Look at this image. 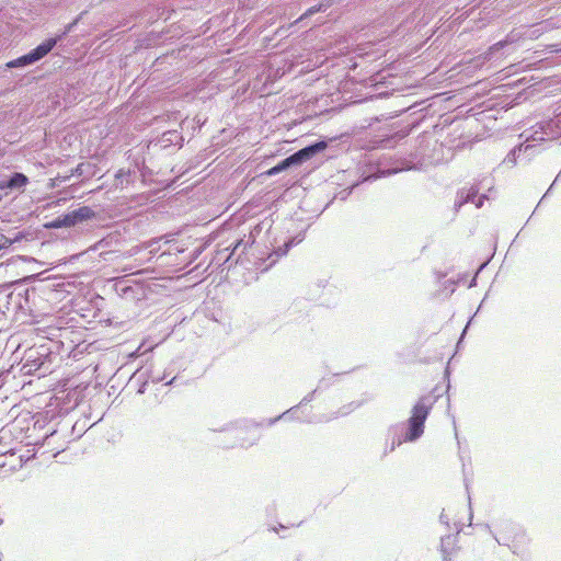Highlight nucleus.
<instances>
[{
  "label": "nucleus",
  "mask_w": 561,
  "mask_h": 561,
  "mask_svg": "<svg viewBox=\"0 0 561 561\" xmlns=\"http://www.w3.org/2000/svg\"><path fill=\"white\" fill-rule=\"evenodd\" d=\"M61 179H62V176H57L55 180H53L50 186L54 187L56 185V181L64 182Z\"/></svg>",
  "instance_id": "obj_13"
},
{
  "label": "nucleus",
  "mask_w": 561,
  "mask_h": 561,
  "mask_svg": "<svg viewBox=\"0 0 561 561\" xmlns=\"http://www.w3.org/2000/svg\"><path fill=\"white\" fill-rule=\"evenodd\" d=\"M28 184V179L23 173H14L9 180L0 182V190L22 188Z\"/></svg>",
  "instance_id": "obj_4"
},
{
  "label": "nucleus",
  "mask_w": 561,
  "mask_h": 561,
  "mask_svg": "<svg viewBox=\"0 0 561 561\" xmlns=\"http://www.w3.org/2000/svg\"><path fill=\"white\" fill-rule=\"evenodd\" d=\"M241 243V241H238L233 248V251L239 247V244Z\"/></svg>",
  "instance_id": "obj_14"
},
{
  "label": "nucleus",
  "mask_w": 561,
  "mask_h": 561,
  "mask_svg": "<svg viewBox=\"0 0 561 561\" xmlns=\"http://www.w3.org/2000/svg\"><path fill=\"white\" fill-rule=\"evenodd\" d=\"M433 408V402L428 397H422L413 405L411 415L408 420V432L404 439L413 442L424 433V423Z\"/></svg>",
  "instance_id": "obj_1"
},
{
  "label": "nucleus",
  "mask_w": 561,
  "mask_h": 561,
  "mask_svg": "<svg viewBox=\"0 0 561 561\" xmlns=\"http://www.w3.org/2000/svg\"><path fill=\"white\" fill-rule=\"evenodd\" d=\"M73 226H76V225H75V221L72 219V215L70 211L62 216L57 217L51 222L46 225V227H48V228H56V229L62 228V227L70 228Z\"/></svg>",
  "instance_id": "obj_6"
},
{
  "label": "nucleus",
  "mask_w": 561,
  "mask_h": 561,
  "mask_svg": "<svg viewBox=\"0 0 561 561\" xmlns=\"http://www.w3.org/2000/svg\"><path fill=\"white\" fill-rule=\"evenodd\" d=\"M2 524V519L0 518V525Z\"/></svg>",
  "instance_id": "obj_15"
},
{
  "label": "nucleus",
  "mask_w": 561,
  "mask_h": 561,
  "mask_svg": "<svg viewBox=\"0 0 561 561\" xmlns=\"http://www.w3.org/2000/svg\"><path fill=\"white\" fill-rule=\"evenodd\" d=\"M56 45V41L50 38L43 44L38 45L35 49L30 51L28 54L21 56L16 59H13L7 64L8 68H16V67H23L30 64H33L39 59H42L44 56H46Z\"/></svg>",
  "instance_id": "obj_3"
},
{
  "label": "nucleus",
  "mask_w": 561,
  "mask_h": 561,
  "mask_svg": "<svg viewBox=\"0 0 561 561\" xmlns=\"http://www.w3.org/2000/svg\"><path fill=\"white\" fill-rule=\"evenodd\" d=\"M82 173H83V163H80V164H78V165H77V168H75V169L71 171V173H70L69 175H65V176H62V179H61V180H62V181H67V180H69L72 175H78V176H80V175H82Z\"/></svg>",
  "instance_id": "obj_8"
},
{
  "label": "nucleus",
  "mask_w": 561,
  "mask_h": 561,
  "mask_svg": "<svg viewBox=\"0 0 561 561\" xmlns=\"http://www.w3.org/2000/svg\"><path fill=\"white\" fill-rule=\"evenodd\" d=\"M70 213L72 215L75 225L91 220L96 217V213L89 206H81L78 209H75Z\"/></svg>",
  "instance_id": "obj_5"
},
{
  "label": "nucleus",
  "mask_w": 561,
  "mask_h": 561,
  "mask_svg": "<svg viewBox=\"0 0 561 561\" xmlns=\"http://www.w3.org/2000/svg\"><path fill=\"white\" fill-rule=\"evenodd\" d=\"M322 7H323L322 4H319V5H314L310 9H308L307 12L299 20H301L305 16L311 15L316 12L322 11Z\"/></svg>",
  "instance_id": "obj_10"
},
{
  "label": "nucleus",
  "mask_w": 561,
  "mask_h": 561,
  "mask_svg": "<svg viewBox=\"0 0 561 561\" xmlns=\"http://www.w3.org/2000/svg\"><path fill=\"white\" fill-rule=\"evenodd\" d=\"M508 43H511L510 41L505 39V41H500L497 43H495L494 45H492L489 50L490 53H493L495 50H499V49H502L503 47H505Z\"/></svg>",
  "instance_id": "obj_9"
},
{
  "label": "nucleus",
  "mask_w": 561,
  "mask_h": 561,
  "mask_svg": "<svg viewBox=\"0 0 561 561\" xmlns=\"http://www.w3.org/2000/svg\"><path fill=\"white\" fill-rule=\"evenodd\" d=\"M327 148L325 141H319L314 145L308 146L306 148L300 149L299 151L295 152L290 157L284 159L282 162H279L277 165L271 168L266 174L267 175H275L279 173L280 171L287 169L288 167L293 164L301 163L302 161H306L310 159L313 154H316L319 151H322Z\"/></svg>",
  "instance_id": "obj_2"
},
{
  "label": "nucleus",
  "mask_w": 561,
  "mask_h": 561,
  "mask_svg": "<svg viewBox=\"0 0 561 561\" xmlns=\"http://www.w3.org/2000/svg\"><path fill=\"white\" fill-rule=\"evenodd\" d=\"M171 250H174V251H176V252H182V251H183L182 249H180V248H179L178 245H175V244L170 245V248H169V250H168V251H169V252H171Z\"/></svg>",
  "instance_id": "obj_12"
},
{
  "label": "nucleus",
  "mask_w": 561,
  "mask_h": 561,
  "mask_svg": "<svg viewBox=\"0 0 561 561\" xmlns=\"http://www.w3.org/2000/svg\"><path fill=\"white\" fill-rule=\"evenodd\" d=\"M129 176H130V171H125L124 169L118 170V172L115 175L116 186L119 188H123L125 186V184L129 183V180H128Z\"/></svg>",
  "instance_id": "obj_7"
},
{
  "label": "nucleus",
  "mask_w": 561,
  "mask_h": 561,
  "mask_svg": "<svg viewBox=\"0 0 561 561\" xmlns=\"http://www.w3.org/2000/svg\"><path fill=\"white\" fill-rule=\"evenodd\" d=\"M291 241L285 243V249L283 250V252L280 253V255H284L288 252L289 248L291 247Z\"/></svg>",
  "instance_id": "obj_11"
}]
</instances>
